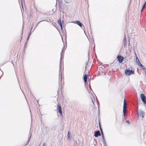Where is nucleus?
I'll list each match as a JSON object with an SVG mask.
<instances>
[{"instance_id": "1", "label": "nucleus", "mask_w": 146, "mask_h": 146, "mask_svg": "<svg viewBox=\"0 0 146 146\" xmlns=\"http://www.w3.org/2000/svg\"><path fill=\"white\" fill-rule=\"evenodd\" d=\"M64 49H62V52H61V58L60 61V74L61 76V79H62V70H61V67H62V58L64 57Z\"/></svg>"}, {"instance_id": "2", "label": "nucleus", "mask_w": 146, "mask_h": 146, "mask_svg": "<svg viewBox=\"0 0 146 146\" xmlns=\"http://www.w3.org/2000/svg\"><path fill=\"white\" fill-rule=\"evenodd\" d=\"M140 97L143 102L146 105V97L145 95L143 94H141Z\"/></svg>"}, {"instance_id": "3", "label": "nucleus", "mask_w": 146, "mask_h": 146, "mask_svg": "<svg viewBox=\"0 0 146 146\" xmlns=\"http://www.w3.org/2000/svg\"><path fill=\"white\" fill-rule=\"evenodd\" d=\"M127 106L125 100V99L123 102V116L124 117L125 116V113H126V108Z\"/></svg>"}, {"instance_id": "4", "label": "nucleus", "mask_w": 146, "mask_h": 146, "mask_svg": "<svg viewBox=\"0 0 146 146\" xmlns=\"http://www.w3.org/2000/svg\"><path fill=\"white\" fill-rule=\"evenodd\" d=\"M134 71L132 70H126L125 71V73L126 75H130L133 74L134 73Z\"/></svg>"}, {"instance_id": "5", "label": "nucleus", "mask_w": 146, "mask_h": 146, "mask_svg": "<svg viewBox=\"0 0 146 146\" xmlns=\"http://www.w3.org/2000/svg\"><path fill=\"white\" fill-rule=\"evenodd\" d=\"M117 58L119 62L120 63H121L124 59V57L120 55L117 56Z\"/></svg>"}, {"instance_id": "6", "label": "nucleus", "mask_w": 146, "mask_h": 146, "mask_svg": "<svg viewBox=\"0 0 146 146\" xmlns=\"http://www.w3.org/2000/svg\"><path fill=\"white\" fill-rule=\"evenodd\" d=\"M57 110L58 111L60 114L61 115L62 114V111L61 109V107L60 105V104H58V107L57 108Z\"/></svg>"}, {"instance_id": "7", "label": "nucleus", "mask_w": 146, "mask_h": 146, "mask_svg": "<svg viewBox=\"0 0 146 146\" xmlns=\"http://www.w3.org/2000/svg\"><path fill=\"white\" fill-rule=\"evenodd\" d=\"M76 23L80 27L83 28V27L84 29V25L81 23L79 21H76Z\"/></svg>"}, {"instance_id": "8", "label": "nucleus", "mask_w": 146, "mask_h": 146, "mask_svg": "<svg viewBox=\"0 0 146 146\" xmlns=\"http://www.w3.org/2000/svg\"><path fill=\"white\" fill-rule=\"evenodd\" d=\"M139 114L141 117H142L143 118L144 117L145 112L143 111L140 110L139 111Z\"/></svg>"}, {"instance_id": "9", "label": "nucleus", "mask_w": 146, "mask_h": 146, "mask_svg": "<svg viewBox=\"0 0 146 146\" xmlns=\"http://www.w3.org/2000/svg\"><path fill=\"white\" fill-rule=\"evenodd\" d=\"M101 133L99 131H98L95 132V133L94 136L97 137H98V136H100Z\"/></svg>"}, {"instance_id": "10", "label": "nucleus", "mask_w": 146, "mask_h": 146, "mask_svg": "<svg viewBox=\"0 0 146 146\" xmlns=\"http://www.w3.org/2000/svg\"><path fill=\"white\" fill-rule=\"evenodd\" d=\"M58 23L60 25V26L61 27V30H62L63 27H62V24L60 18V19L58 20Z\"/></svg>"}, {"instance_id": "11", "label": "nucleus", "mask_w": 146, "mask_h": 146, "mask_svg": "<svg viewBox=\"0 0 146 146\" xmlns=\"http://www.w3.org/2000/svg\"><path fill=\"white\" fill-rule=\"evenodd\" d=\"M88 76L87 74H85L84 76V82L85 83H86L87 81V79Z\"/></svg>"}, {"instance_id": "12", "label": "nucleus", "mask_w": 146, "mask_h": 146, "mask_svg": "<svg viewBox=\"0 0 146 146\" xmlns=\"http://www.w3.org/2000/svg\"><path fill=\"white\" fill-rule=\"evenodd\" d=\"M100 131H101V132L102 137L103 140H104V141H105V138H104V134H103L102 130V128H100Z\"/></svg>"}, {"instance_id": "13", "label": "nucleus", "mask_w": 146, "mask_h": 146, "mask_svg": "<svg viewBox=\"0 0 146 146\" xmlns=\"http://www.w3.org/2000/svg\"><path fill=\"white\" fill-rule=\"evenodd\" d=\"M72 0H64V1L67 3L71 2Z\"/></svg>"}, {"instance_id": "14", "label": "nucleus", "mask_w": 146, "mask_h": 146, "mask_svg": "<svg viewBox=\"0 0 146 146\" xmlns=\"http://www.w3.org/2000/svg\"><path fill=\"white\" fill-rule=\"evenodd\" d=\"M105 68V67L103 65H102L101 66H100L99 68V69L100 70H102L104 69Z\"/></svg>"}, {"instance_id": "15", "label": "nucleus", "mask_w": 146, "mask_h": 146, "mask_svg": "<svg viewBox=\"0 0 146 146\" xmlns=\"http://www.w3.org/2000/svg\"><path fill=\"white\" fill-rule=\"evenodd\" d=\"M71 135V133L70 132V131H68V133L67 135V137L68 139H70V136Z\"/></svg>"}, {"instance_id": "16", "label": "nucleus", "mask_w": 146, "mask_h": 146, "mask_svg": "<svg viewBox=\"0 0 146 146\" xmlns=\"http://www.w3.org/2000/svg\"><path fill=\"white\" fill-rule=\"evenodd\" d=\"M126 36H125V35H124V38L123 39V41L124 42H126Z\"/></svg>"}, {"instance_id": "17", "label": "nucleus", "mask_w": 146, "mask_h": 146, "mask_svg": "<svg viewBox=\"0 0 146 146\" xmlns=\"http://www.w3.org/2000/svg\"><path fill=\"white\" fill-rule=\"evenodd\" d=\"M146 5V2H145L144 3L143 5V7H142L143 9L145 7Z\"/></svg>"}, {"instance_id": "18", "label": "nucleus", "mask_w": 146, "mask_h": 146, "mask_svg": "<svg viewBox=\"0 0 146 146\" xmlns=\"http://www.w3.org/2000/svg\"><path fill=\"white\" fill-rule=\"evenodd\" d=\"M138 65L141 67H143V65L142 64H141V63H140V64H139Z\"/></svg>"}, {"instance_id": "19", "label": "nucleus", "mask_w": 146, "mask_h": 146, "mask_svg": "<svg viewBox=\"0 0 146 146\" xmlns=\"http://www.w3.org/2000/svg\"><path fill=\"white\" fill-rule=\"evenodd\" d=\"M136 62L138 64H140V63L139 60H137V61H136Z\"/></svg>"}, {"instance_id": "20", "label": "nucleus", "mask_w": 146, "mask_h": 146, "mask_svg": "<svg viewBox=\"0 0 146 146\" xmlns=\"http://www.w3.org/2000/svg\"><path fill=\"white\" fill-rule=\"evenodd\" d=\"M137 115L138 117V118L139 117V113L138 111H137Z\"/></svg>"}, {"instance_id": "21", "label": "nucleus", "mask_w": 146, "mask_h": 146, "mask_svg": "<svg viewBox=\"0 0 146 146\" xmlns=\"http://www.w3.org/2000/svg\"><path fill=\"white\" fill-rule=\"evenodd\" d=\"M126 122L128 124H129L130 123L129 121V120H127L126 121Z\"/></svg>"}, {"instance_id": "22", "label": "nucleus", "mask_w": 146, "mask_h": 146, "mask_svg": "<svg viewBox=\"0 0 146 146\" xmlns=\"http://www.w3.org/2000/svg\"><path fill=\"white\" fill-rule=\"evenodd\" d=\"M136 61H137V60H139L138 58H137V56H136Z\"/></svg>"}, {"instance_id": "23", "label": "nucleus", "mask_w": 146, "mask_h": 146, "mask_svg": "<svg viewBox=\"0 0 146 146\" xmlns=\"http://www.w3.org/2000/svg\"><path fill=\"white\" fill-rule=\"evenodd\" d=\"M146 76V69L143 70Z\"/></svg>"}, {"instance_id": "24", "label": "nucleus", "mask_w": 146, "mask_h": 146, "mask_svg": "<svg viewBox=\"0 0 146 146\" xmlns=\"http://www.w3.org/2000/svg\"><path fill=\"white\" fill-rule=\"evenodd\" d=\"M99 128H101V126L100 125V122H99Z\"/></svg>"}, {"instance_id": "25", "label": "nucleus", "mask_w": 146, "mask_h": 146, "mask_svg": "<svg viewBox=\"0 0 146 146\" xmlns=\"http://www.w3.org/2000/svg\"><path fill=\"white\" fill-rule=\"evenodd\" d=\"M87 90L88 91V92L89 93H90H90H91V92H90L89 91L88 89V88H87Z\"/></svg>"}, {"instance_id": "26", "label": "nucleus", "mask_w": 146, "mask_h": 146, "mask_svg": "<svg viewBox=\"0 0 146 146\" xmlns=\"http://www.w3.org/2000/svg\"><path fill=\"white\" fill-rule=\"evenodd\" d=\"M42 146H46V144L45 143H43V144L42 145Z\"/></svg>"}, {"instance_id": "27", "label": "nucleus", "mask_w": 146, "mask_h": 146, "mask_svg": "<svg viewBox=\"0 0 146 146\" xmlns=\"http://www.w3.org/2000/svg\"><path fill=\"white\" fill-rule=\"evenodd\" d=\"M126 44H127V43L126 42H124V46H126Z\"/></svg>"}, {"instance_id": "28", "label": "nucleus", "mask_w": 146, "mask_h": 146, "mask_svg": "<svg viewBox=\"0 0 146 146\" xmlns=\"http://www.w3.org/2000/svg\"><path fill=\"white\" fill-rule=\"evenodd\" d=\"M103 143H104V144H106V143L105 140V141H104V140H103Z\"/></svg>"}, {"instance_id": "29", "label": "nucleus", "mask_w": 146, "mask_h": 146, "mask_svg": "<svg viewBox=\"0 0 146 146\" xmlns=\"http://www.w3.org/2000/svg\"><path fill=\"white\" fill-rule=\"evenodd\" d=\"M142 69L143 70H145L146 69L144 67H143Z\"/></svg>"}, {"instance_id": "30", "label": "nucleus", "mask_w": 146, "mask_h": 146, "mask_svg": "<svg viewBox=\"0 0 146 146\" xmlns=\"http://www.w3.org/2000/svg\"><path fill=\"white\" fill-rule=\"evenodd\" d=\"M128 41H129V44H128L129 46L130 45V42H129V40Z\"/></svg>"}, {"instance_id": "31", "label": "nucleus", "mask_w": 146, "mask_h": 146, "mask_svg": "<svg viewBox=\"0 0 146 146\" xmlns=\"http://www.w3.org/2000/svg\"><path fill=\"white\" fill-rule=\"evenodd\" d=\"M31 34V31H30V32L29 34V35H30Z\"/></svg>"}, {"instance_id": "32", "label": "nucleus", "mask_w": 146, "mask_h": 146, "mask_svg": "<svg viewBox=\"0 0 146 146\" xmlns=\"http://www.w3.org/2000/svg\"><path fill=\"white\" fill-rule=\"evenodd\" d=\"M33 28V26H32L31 27V31H32V29Z\"/></svg>"}, {"instance_id": "33", "label": "nucleus", "mask_w": 146, "mask_h": 146, "mask_svg": "<svg viewBox=\"0 0 146 146\" xmlns=\"http://www.w3.org/2000/svg\"><path fill=\"white\" fill-rule=\"evenodd\" d=\"M40 23V22H39V23H38L37 24V25H36V27L37 26V25H38L39 24V23Z\"/></svg>"}, {"instance_id": "34", "label": "nucleus", "mask_w": 146, "mask_h": 146, "mask_svg": "<svg viewBox=\"0 0 146 146\" xmlns=\"http://www.w3.org/2000/svg\"><path fill=\"white\" fill-rule=\"evenodd\" d=\"M27 43V42H26V43H25V45H26Z\"/></svg>"}, {"instance_id": "35", "label": "nucleus", "mask_w": 146, "mask_h": 146, "mask_svg": "<svg viewBox=\"0 0 146 146\" xmlns=\"http://www.w3.org/2000/svg\"><path fill=\"white\" fill-rule=\"evenodd\" d=\"M143 8H142L141 10V12H142L143 10Z\"/></svg>"}, {"instance_id": "36", "label": "nucleus", "mask_w": 146, "mask_h": 146, "mask_svg": "<svg viewBox=\"0 0 146 146\" xmlns=\"http://www.w3.org/2000/svg\"><path fill=\"white\" fill-rule=\"evenodd\" d=\"M29 37H28L27 38V40L28 41V40H29Z\"/></svg>"}, {"instance_id": "37", "label": "nucleus", "mask_w": 146, "mask_h": 146, "mask_svg": "<svg viewBox=\"0 0 146 146\" xmlns=\"http://www.w3.org/2000/svg\"><path fill=\"white\" fill-rule=\"evenodd\" d=\"M92 102H93V104H94V102H93V100L92 99Z\"/></svg>"}, {"instance_id": "38", "label": "nucleus", "mask_w": 146, "mask_h": 146, "mask_svg": "<svg viewBox=\"0 0 146 146\" xmlns=\"http://www.w3.org/2000/svg\"><path fill=\"white\" fill-rule=\"evenodd\" d=\"M30 36V35H29V36H28V37H29V38Z\"/></svg>"}, {"instance_id": "39", "label": "nucleus", "mask_w": 146, "mask_h": 146, "mask_svg": "<svg viewBox=\"0 0 146 146\" xmlns=\"http://www.w3.org/2000/svg\"><path fill=\"white\" fill-rule=\"evenodd\" d=\"M85 86H86V88H87V87H86V85H85Z\"/></svg>"}]
</instances>
